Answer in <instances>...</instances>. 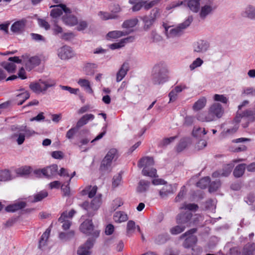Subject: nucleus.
Instances as JSON below:
<instances>
[{
    "label": "nucleus",
    "mask_w": 255,
    "mask_h": 255,
    "mask_svg": "<svg viewBox=\"0 0 255 255\" xmlns=\"http://www.w3.org/2000/svg\"><path fill=\"white\" fill-rule=\"evenodd\" d=\"M52 7L53 8L50 12L51 17L57 18L62 15V21L66 25L73 26L77 24L78 23L77 17L71 14V9L66 7L65 4H60Z\"/></svg>",
    "instance_id": "1"
},
{
    "label": "nucleus",
    "mask_w": 255,
    "mask_h": 255,
    "mask_svg": "<svg viewBox=\"0 0 255 255\" xmlns=\"http://www.w3.org/2000/svg\"><path fill=\"white\" fill-rule=\"evenodd\" d=\"M224 110L222 105L218 103L212 104L208 109L207 113L200 112L196 117L198 121L201 122H211L222 117Z\"/></svg>",
    "instance_id": "2"
},
{
    "label": "nucleus",
    "mask_w": 255,
    "mask_h": 255,
    "mask_svg": "<svg viewBox=\"0 0 255 255\" xmlns=\"http://www.w3.org/2000/svg\"><path fill=\"white\" fill-rule=\"evenodd\" d=\"M168 73L166 64L164 62L156 63L153 67L151 81L154 85H160L168 80Z\"/></svg>",
    "instance_id": "3"
},
{
    "label": "nucleus",
    "mask_w": 255,
    "mask_h": 255,
    "mask_svg": "<svg viewBox=\"0 0 255 255\" xmlns=\"http://www.w3.org/2000/svg\"><path fill=\"white\" fill-rule=\"evenodd\" d=\"M193 21L192 16H188L183 22L179 24L177 27L168 26L166 24H163V26L165 29V34L167 39H171L180 36L183 29L190 25Z\"/></svg>",
    "instance_id": "4"
},
{
    "label": "nucleus",
    "mask_w": 255,
    "mask_h": 255,
    "mask_svg": "<svg viewBox=\"0 0 255 255\" xmlns=\"http://www.w3.org/2000/svg\"><path fill=\"white\" fill-rule=\"evenodd\" d=\"M154 163L152 157L146 156L139 160L138 166L140 168H143L142 170L143 175L150 177H156V170L152 167Z\"/></svg>",
    "instance_id": "5"
},
{
    "label": "nucleus",
    "mask_w": 255,
    "mask_h": 255,
    "mask_svg": "<svg viewBox=\"0 0 255 255\" xmlns=\"http://www.w3.org/2000/svg\"><path fill=\"white\" fill-rule=\"evenodd\" d=\"M200 0H184V1L177 0L171 2L166 7L167 10L177 7L181 5H187L190 9L194 12H198L200 8Z\"/></svg>",
    "instance_id": "6"
},
{
    "label": "nucleus",
    "mask_w": 255,
    "mask_h": 255,
    "mask_svg": "<svg viewBox=\"0 0 255 255\" xmlns=\"http://www.w3.org/2000/svg\"><path fill=\"white\" fill-rule=\"evenodd\" d=\"M117 150L115 148H112L107 153L106 155L102 160L100 169L104 172H109L111 170L112 161L117 158Z\"/></svg>",
    "instance_id": "7"
},
{
    "label": "nucleus",
    "mask_w": 255,
    "mask_h": 255,
    "mask_svg": "<svg viewBox=\"0 0 255 255\" xmlns=\"http://www.w3.org/2000/svg\"><path fill=\"white\" fill-rule=\"evenodd\" d=\"M102 195L101 194L97 195L92 199L90 204L88 202H84L82 205V207L88 212L89 216L93 215V212L99 209L101 203Z\"/></svg>",
    "instance_id": "8"
},
{
    "label": "nucleus",
    "mask_w": 255,
    "mask_h": 255,
    "mask_svg": "<svg viewBox=\"0 0 255 255\" xmlns=\"http://www.w3.org/2000/svg\"><path fill=\"white\" fill-rule=\"evenodd\" d=\"M196 229H192L181 236V239L186 237L183 243V246L185 248L189 249L192 248L197 243L198 241L197 238L193 235L196 233Z\"/></svg>",
    "instance_id": "9"
},
{
    "label": "nucleus",
    "mask_w": 255,
    "mask_h": 255,
    "mask_svg": "<svg viewBox=\"0 0 255 255\" xmlns=\"http://www.w3.org/2000/svg\"><path fill=\"white\" fill-rule=\"evenodd\" d=\"M80 231L88 236H92L93 238H97L99 236L100 232L94 229L92 220H86L83 222L80 227Z\"/></svg>",
    "instance_id": "10"
},
{
    "label": "nucleus",
    "mask_w": 255,
    "mask_h": 255,
    "mask_svg": "<svg viewBox=\"0 0 255 255\" xmlns=\"http://www.w3.org/2000/svg\"><path fill=\"white\" fill-rule=\"evenodd\" d=\"M57 171L58 166L56 164H53L42 169L35 170L34 173L38 177H41L42 176H44L48 178H51L56 175Z\"/></svg>",
    "instance_id": "11"
},
{
    "label": "nucleus",
    "mask_w": 255,
    "mask_h": 255,
    "mask_svg": "<svg viewBox=\"0 0 255 255\" xmlns=\"http://www.w3.org/2000/svg\"><path fill=\"white\" fill-rule=\"evenodd\" d=\"M207 133V131L205 128L198 127H194L192 130V135L197 139H200L198 143L199 149H202L206 146L207 142L205 140L202 139Z\"/></svg>",
    "instance_id": "12"
},
{
    "label": "nucleus",
    "mask_w": 255,
    "mask_h": 255,
    "mask_svg": "<svg viewBox=\"0 0 255 255\" xmlns=\"http://www.w3.org/2000/svg\"><path fill=\"white\" fill-rule=\"evenodd\" d=\"M95 243V240L89 238L83 245H81L77 251V255H91L92 252L91 249L93 247Z\"/></svg>",
    "instance_id": "13"
},
{
    "label": "nucleus",
    "mask_w": 255,
    "mask_h": 255,
    "mask_svg": "<svg viewBox=\"0 0 255 255\" xmlns=\"http://www.w3.org/2000/svg\"><path fill=\"white\" fill-rule=\"evenodd\" d=\"M57 54L61 60H66L73 57L74 52L70 47L63 46L58 49Z\"/></svg>",
    "instance_id": "14"
},
{
    "label": "nucleus",
    "mask_w": 255,
    "mask_h": 255,
    "mask_svg": "<svg viewBox=\"0 0 255 255\" xmlns=\"http://www.w3.org/2000/svg\"><path fill=\"white\" fill-rule=\"evenodd\" d=\"M9 62H4L2 63V67L9 73L15 71L16 66L14 63H20L21 62L18 57L14 56L8 58Z\"/></svg>",
    "instance_id": "15"
},
{
    "label": "nucleus",
    "mask_w": 255,
    "mask_h": 255,
    "mask_svg": "<svg viewBox=\"0 0 255 255\" xmlns=\"http://www.w3.org/2000/svg\"><path fill=\"white\" fill-rule=\"evenodd\" d=\"M192 216L190 212L186 211L184 213H180L177 216L176 222L178 224L185 225L186 227L189 226V222Z\"/></svg>",
    "instance_id": "16"
},
{
    "label": "nucleus",
    "mask_w": 255,
    "mask_h": 255,
    "mask_svg": "<svg viewBox=\"0 0 255 255\" xmlns=\"http://www.w3.org/2000/svg\"><path fill=\"white\" fill-rule=\"evenodd\" d=\"M241 118H246L249 122H253L255 121V112L251 110H247L244 112L242 114L239 112L235 119V121L237 123L240 122Z\"/></svg>",
    "instance_id": "17"
},
{
    "label": "nucleus",
    "mask_w": 255,
    "mask_h": 255,
    "mask_svg": "<svg viewBox=\"0 0 255 255\" xmlns=\"http://www.w3.org/2000/svg\"><path fill=\"white\" fill-rule=\"evenodd\" d=\"M210 43L206 40H201L197 41L194 46V51L203 53L207 52L210 48Z\"/></svg>",
    "instance_id": "18"
},
{
    "label": "nucleus",
    "mask_w": 255,
    "mask_h": 255,
    "mask_svg": "<svg viewBox=\"0 0 255 255\" xmlns=\"http://www.w3.org/2000/svg\"><path fill=\"white\" fill-rule=\"evenodd\" d=\"M213 7L212 2L209 0L206 4L203 5L199 12V15L201 18H205L208 15L210 14L214 9Z\"/></svg>",
    "instance_id": "19"
},
{
    "label": "nucleus",
    "mask_w": 255,
    "mask_h": 255,
    "mask_svg": "<svg viewBox=\"0 0 255 255\" xmlns=\"http://www.w3.org/2000/svg\"><path fill=\"white\" fill-rule=\"evenodd\" d=\"M129 69V64L128 62H124L119 69L116 74V81H121L127 74Z\"/></svg>",
    "instance_id": "20"
},
{
    "label": "nucleus",
    "mask_w": 255,
    "mask_h": 255,
    "mask_svg": "<svg viewBox=\"0 0 255 255\" xmlns=\"http://www.w3.org/2000/svg\"><path fill=\"white\" fill-rule=\"evenodd\" d=\"M26 23L25 19H22L13 23L11 26V30L14 33H20L22 32Z\"/></svg>",
    "instance_id": "21"
},
{
    "label": "nucleus",
    "mask_w": 255,
    "mask_h": 255,
    "mask_svg": "<svg viewBox=\"0 0 255 255\" xmlns=\"http://www.w3.org/2000/svg\"><path fill=\"white\" fill-rule=\"evenodd\" d=\"M134 40L133 36H129L126 38L121 39L119 42L114 43L109 45L110 49L115 50L120 49L125 46V44L128 42H131Z\"/></svg>",
    "instance_id": "22"
},
{
    "label": "nucleus",
    "mask_w": 255,
    "mask_h": 255,
    "mask_svg": "<svg viewBox=\"0 0 255 255\" xmlns=\"http://www.w3.org/2000/svg\"><path fill=\"white\" fill-rule=\"evenodd\" d=\"M175 191V188L171 184L164 186L159 191V193L161 198H166L169 194H172Z\"/></svg>",
    "instance_id": "23"
},
{
    "label": "nucleus",
    "mask_w": 255,
    "mask_h": 255,
    "mask_svg": "<svg viewBox=\"0 0 255 255\" xmlns=\"http://www.w3.org/2000/svg\"><path fill=\"white\" fill-rule=\"evenodd\" d=\"M242 15L250 19H255V7L251 5H247L243 10Z\"/></svg>",
    "instance_id": "24"
},
{
    "label": "nucleus",
    "mask_w": 255,
    "mask_h": 255,
    "mask_svg": "<svg viewBox=\"0 0 255 255\" xmlns=\"http://www.w3.org/2000/svg\"><path fill=\"white\" fill-rule=\"evenodd\" d=\"M12 129L14 131L23 132L25 137H29L35 133V132L34 130L27 128L26 126L24 125L13 126L12 128Z\"/></svg>",
    "instance_id": "25"
},
{
    "label": "nucleus",
    "mask_w": 255,
    "mask_h": 255,
    "mask_svg": "<svg viewBox=\"0 0 255 255\" xmlns=\"http://www.w3.org/2000/svg\"><path fill=\"white\" fill-rule=\"evenodd\" d=\"M19 91L20 93L16 94L15 100L18 105H21L29 98L30 95L29 93L24 89H20Z\"/></svg>",
    "instance_id": "26"
},
{
    "label": "nucleus",
    "mask_w": 255,
    "mask_h": 255,
    "mask_svg": "<svg viewBox=\"0 0 255 255\" xmlns=\"http://www.w3.org/2000/svg\"><path fill=\"white\" fill-rule=\"evenodd\" d=\"M233 165L232 164H229L225 165L222 171H216L213 173V177H218L219 176H228L231 172Z\"/></svg>",
    "instance_id": "27"
},
{
    "label": "nucleus",
    "mask_w": 255,
    "mask_h": 255,
    "mask_svg": "<svg viewBox=\"0 0 255 255\" xmlns=\"http://www.w3.org/2000/svg\"><path fill=\"white\" fill-rule=\"evenodd\" d=\"M94 118V115L91 114H86L84 115L77 122L76 126V128H80L81 127L87 124L89 121L93 120Z\"/></svg>",
    "instance_id": "28"
},
{
    "label": "nucleus",
    "mask_w": 255,
    "mask_h": 255,
    "mask_svg": "<svg viewBox=\"0 0 255 255\" xmlns=\"http://www.w3.org/2000/svg\"><path fill=\"white\" fill-rule=\"evenodd\" d=\"M141 233L140 229L139 226L136 225L133 221L129 220L128 221L127 225V234L128 236H131L136 231Z\"/></svg>",
    "instance_id": "29"
},
{
    "label": "nucleus",
    "mask_w": 255,
    "mask_h": 255,
    "mask_svg": "<svg viewBox=\"0 0 255 255\" xmlns=\"http://www.w3.org/2000/svg\"><path fill=\"white\" fill-rule=\"evenodd\" d=\"M77 83L83 88L86 92L89 94H93V90L91 87L90 82L86 79L80 78L77 81Z\"/></svg>",
    "instance_id": "30"
},
{
    "label": "nucleus",
    "mask_w": 255,
    "mask_h": 255,
    "mask_svg": "<svg viewBox=\"0 0 255 255\" xmlns=\"http://www.w3.org/2000/svg\"><path fill=\"white\" fill-rule=\"evenodd\" d=\"M67 212H64L61 215V216L58 219V221L61 223H63L62 227L64 230L69 229L71 225V221L68 219H66L67 218Z\"/></svg>",
    "instance_id": "31"
},
{
    "label": "nucleus",
    "mask_w": 255,
    "mask_h": 255,
    "mask_svg": "<svg viewBox=\"0 0 255 255\" xmlns=\"http://www.w3.org/2000/svg\"><path fill=\"white\" fill-rule=\"evenodd\" d=\"M40 80L42 92L46 91L49 88L54 87L56 85L55 81L51 79Z\"/></svg>",
    "instance_id": "32"
},
{
    "label": "nucleus",
    "mask_w": 255,
    "mask_h": 255,
    "mask_svg": "<svg viewBox=\"0 0 255 255\" xmlns=\"http://www.w3.org/2000/svg\"><path fill=\"white\" fill-rule=\"evenodd\" d=\"M207 99L205 97L199 99L192 106L193 111L197 112L202 110L206 105Z\"/></svg>",
    "instance_id": "33"
},
{
    "label": "nucleus",
    "mask_w": 255,
    "mask_h": 255,
    "mask_svg": "<svg viewBox=\"0 0 255 255\" xmlns=\"http://www.w3.org/2000/svg\"><path fill=\"white\" fill-rule=\"evenodd\" d=\"M143 23V28L145 31L148 30L155 22L154 20L149 15H144L140 17Z\"/></svg>",
    "instance_id": "34"
},
{
    "label": "nucleus",
    "mask_w": 255,
    "mask_h": 255,
    "mask_svg": "<svg viewBox=\"0 0 255 255\" xmlns=\"http://www.w3.org/2000/svg\"><path fill=\"white\" fill-rule=\"evenodd\" d=\"M113 219L115 222L121 223L127 221L128 220V216L124 212L118 211L115 213Z\"/></svg>",
    "instance_id": "35"
},
{
    "label": "nucleus",
    "mask_w": 255,
    "mask_h": 255,
    "mask_svg": "<svg viewBox=\"0 0 255 255\" xmlns=\"http://www.w3.org/2000/svg\"><path fill=\"white\" fill-rule=\"evenodd\" d=\"M150 185V183L149 181L141 180L138 182L136 191L140 193L145 192L148 190Z\"/></svg>",
    "instance_id": "36"
},
{
    "label": "nucleus",
    "mask_w": 255,
    "mask_h": 255,
    "mask_svg": "<svg viewBox=\"0 0 255 255\" xmlns=\"http://www.w3.org/2000/svg\"><path fill=\"white\" fill-rule=\"evenodd\" d=\"M25 203L24 202H18L17 203L13 204L7 206L5 208V210L7 212H14L18 210L22 209L25 207Z\"/></svg>",
    "instance_id": "37"
},
{
    "label": "nucleus",
    "mask_w": 255,
    "mask_h": 255,
    "mask_svg": "<svg viewBox=\"0 0 255 255\" xmlns=\"http://www.w3.org/2000/svg\"><path fill=\"white\" fill-rule=\"evenodd\" d=\"M15 177V176L8 170H0V181H6Z\"/></svg>",
    "instance_id": "38"
},
{
    "label": "nucleus",
    "mask_w": 255,
    "mask_h": 255,
    "mask_svg": "<svg viewBox=\"0 0 255 255\" xmlns=\"http://www.w3.org/2000/svg\"><path fill=\"white\" fill-rule=\"evenodd\" d=\"M75 235L74 231H69L68 232H61L59 234V239L63 242H65L71 240Z\"/></svg>",
    "instance_id": "39"
},
{
    "label": "nucleus",
    "mask_w": 255,
    "mask_h": 255,
    "mask_svg": "<svg viewBox=\"0 0 255 255\" xmlns=\"http://www.w3.org/2000/svg\"><path fill=\"white\" fill-rule=\"evenodd\" d=\"M98 16L100 18L104 20H107L108 19H118L119 17L118 14L113 13H109L107 12L100 11L98 14Z\"/></svg>",
    "instance_id": "40"
},
{
    "label": "nucleus",
    "mask_w": 255,
    "mask_h": 255,
    "mask_svg": "<svg viewBox=\"0 0 255 255\" xmlns=\"http://www.w3.org/2000/svg\"><path fill=\"white\" fill-rule=\"evenodd\" d=\"M51 232V229L50 228H48L46 230V231L43 233L39 241V248H41L45 246L47 244V242L48 239L49 238L50 234Z\"/></svg>",
    "instance_id": "41"
},
{
    "label": "nucleus",
    "mask_w": 255,
    "mask_h": 255,
    "mask_svg": "<svg viewBox=\"0 0 255 255\" xmlns=\"http://www.w3.org/2000/svg\"><path fill=\"white\" fill-rule=\"evenodd\" d=\"M97 187L96 186L93 187L88 186L82 191V193L83 195L87 194L90 198H92L97 195Z\"/></svg>",
    "instance_id": "42"
},
{
    "label": "nucleus",
    "mask_w": 255,
    "mask_h": 255,
    "mask_svg": "<svg viewBox=\"0 0 255 255\" xmlns=\"http://www.w3.org/2000/svg\"><path fill=\"white\" fill-rule=\"evenodd\" d=\"M32 171L30 166H24L18 168L15 170V173L18 176H26L29 174Z\"/></svg>",
    "instance_id": "43"
},
{
    "label": "nucleus",
    "mask_w": 255,
    "mask_h": 255,
    "mask_svg": "<svg viewBox=\"0 0 255 255\" xmlns=\"http://www.w3.org/2000/svg\"><path fill=\"white\" fill-rule=\"evenodd\" d=\"M127 34V33L122 31L114 30L108 32L107 34V38L108 39H116L126 35Z\"/></svg>",
    "instance_id": "44"
},
{
    "label": "nucleus",
    "mask_w": 255,
    "mask_h": 255,
    "mask_svg": "<svg viewBox=\"0 0 255 255\" xmlns=\"http://www.w3.org/2000/svg\"><path fill=\"white\" fill-rule=\"evenodd\" d=\"M149 38L153 42H159L163 40L162 36L156 30H151L149 35Z\"/></svg>",
    "instance_id": "45"
},
{
    "label": "nucleus",
    "mask_w": 255,
    "mask_h": 255,
    "mask_svg": "<svg viewBox=\"0 0 255 255\" xmlns=\"http://www.w3.org/2000/svg\"><path fill=\"white\" fill-rule=\"evenodd\" d=\"M246 168L245 164H240L235 168L233 174L236 177H240L244 173Z\"/></svg>",
    "instance_id": "46"
},
{
    "label": "nucleus",
    "mask_w": 255,
    "mask_h": 255,
    "mask_svg": "<svg viewBox=\"0 0 255 255\" xmlns=\"http://www.w3.org/2000/svg\"><path fill=\"white\" fill-rule=\"evenodd\" d=\"M138 22V20L136 18L128 19L123 22L122 27L125 28H132L134 27Z\"/></svg>",
    "instance_id": "47"
},
{
    "label": "nucleus",
    "mask_w": 255,
    "mask_h": 255,
    "mask_svg": "<svg viewBox=\"0 0 255 255\" xmlns=\"http://www.w3.org/2000/svg\"><path fill=\"white\" fill-rule=\"evenodd\" d=\"M96 68L97 65L95 64L87 63L83 70L87 75H92L94 73V69Z\"/></svg>",
    "instance_id": "48"
},
{
    "label": "nucleus",
    "mask_w": 255,
    "mask_h": 255,
    "mask_svg": "<svg viewBox=\"0 0 255 255\" xmlns=\"http://www.w3.org/2000/svg\"><path fill=\"white\" fill-rule=\"evenodd\" d=\"M255 250V244L249 243L244 248V255H253V252Z\"/></svg>",
    "instance_id": "49"
},
{
    "label": "nucleus",
    "mask_w": 255,
    "mask_h": 255,
    "mask_svg": "<svg viewBox=\"0 0 255 255\" xmlns=\"http://www.w3.org/2000/svg\"><path fill=\"white\" fill-rule=\"evenodd\" d=\"M161 12L162 10L160 9L155 7L150 11L149 16L155 21L157 19L160 17Z\"/></svg>",
    "instance_id": "50"
},
{
    "label": "nucleus",
    "mask_w": 255,
    "mask_h": 255,
    "mask_svg": "<svg viewBox=\"0 0 255 255\" xmlns=\"http://www.w3.org/2000/svg\"><path fill=\"white\" fill-rule=\"evenodd\" d=\"M210 181V178L209 177H205L200 179L197 183V186L201 188H205L209 185Z\"/></svg>",
    "instance_id": "51"
},
{
    "label": "nucleus",
    "mask_w": 255,
    "mask_h": 255,
    "mask_svg": "<svg viewBox=\"0 0 255 255\" xmlns=\"http://www.w3.org/2000/svg\"><path fill=\"white\" fill-rule=\"evenodd\" d=\"M203 60L200 58H197L190 65L189 68L191 71H193L196 68L200 67L203 63Z\"/></svg>",
    "instance_id": "52"
},
{
    "label": "nucleus",
    "mask_w": 255,
    "mask_h": 255,
    "mask_svg": "<svg viewBox=\"0 0 255 255\" xmlns=\"http://www.w3.org/2000/svg\"><path fill=\"white\" fill-rule=\"evenodd\" d=\"M197 205L194 203L184 204L180 208V209L190 211H196L198 209Z\"/></svg>",
    "instance_id": "53"
},
{
    "label": "nucleus",
    "mask_w": 255,
    "mask_h": 255,
    "mask_svg": "<svg viewBox=\"0 0 255 255\" xmlns=\"http://www.w3.org/2000/svg\"><path fill=\"white\" fill-rule=\"evenodd\" d=\"M186 226L181 224V225H177L170 229V232L173 235H177L182 232L186 228Z\"/></svg>",
    "instance_id": "54"
},
{
    "label": "nucleus",
    "mask_w": 255,
    "mask_h": 255,
    "mask_svg": "<svg viewBox=\"0 0 255 255\" xmlns=\"http://www.w3.org/2000/svg\"><path fill=\"white\" fill-rule=\"evenodd\" d=\"M189 139L185 138L181 139L177 146V150L178 152L182 151L186 147L189 142Z\"/></svg>",
    "instance_id": "55"
},
{
    "label": "nucleus",
    "mask_w": 255,
    "mask_h": 255,
    "mask_svg": "<svg viewBox=\"0 0 255 255\" xmlns=\"http://www.w3.org/2000/svg\"><path fill=\"white\" fill-rule=\"evenodd\" d=\"M48 196V193L46 191H41L35 194L34 196L33 202H37L42 200Z\"/></svg>",
    "instance_id": "56"
},
{
    "label": "nucleus",
    "mask_w": 255,
    "mask_h": 255,
    "mask_svg": "<svg viewBox=\"0 0 255 255\" xmlns=\"http://www.w3.org/2000/svg\"><path fill=\"white\" fill-rule=\"evenodd\" d=\"M29 88L35 93H39L42 92V90H41L40 80H39L38 82L36 83H31L29 85Z\"/></svg>",
    "instance_id": "57"
},
{
    "label": "nucleus",
    "mask_w": 255,
    "mask_h": 255,
    "mask_svg": "<svg viewBox=\"0 0 255 255\" xmlns=\"http://www.w3.org/2000/svg\"><path fill=\"white\" fill-rule=\"evenodd\" d=\"M213 98L214 101L220 102L223 104H227L228 102V99L223 95L215 94Z\"/></svg>",
    "instance_id": "58"
},
{
    "label": "nucleus",
    "mask_w": 255,
    "mask_h": 255,
    "mask_svg": "<svg viewBox=\"0 0 255 255\" xmlns=\"http://www.w3.org/2000/svg\"><path fill=\"white\" fill-rule=\"evenodd\" d=\"M242 95L245 96H255V88L253 87H247L243 89Z\"/></svg>",
    "instance_id": "59"
},
{
    "label": "nucleus",
    "mask_w": 255,
    "mask_h": 255,
    "mask_svg": "<svg viewBox=\"0 0 255 255\" xmlns=\"http://www.w3.org/2000/svg\"><path fill=\"white\" fill-rule=\"evenodd\" d=\"M220 185V182L219 180L212 182L209 186V192H213L216 191L219 188Z\"/></svg>",
    "instance_id": "60"
},
{
    "label": "nucleus",
    "mask_w": 255,
    "mask_h": 255,
    "mask_svg": "<svg viewBox=\"0 0 255 255\" xmlns=\"http://www.w3.org/2000/svg\"><path fill=\"white\" fill-rule=\"evenodd\" d=\"M122 177L121 174L115 175L113 178V186L117 187L120 185L122 182Z\"/></svg>",
    "instance_id": "61"
},
{
    "label": "nucleus",
    "mask_w": 255,
    "mask_h": 255,
    "mask_svg": "<svg viewBox=\"0 0 255 255\" xmlns=\"http://www.w3.org/2000/svg\"><path fill=\"white\" fill-rule=\"evenodd\" d=\"M14 136L18 137L16 139L18 144L21 145L23 143L25 137V135L23 132L17 131V133H15Z\"/></svg>",
    "instance_id": "62"
},
{
    "label": "nucleus",
    "mask_w": 255,
    "mask_h": 255,
    "mask_svg": "<svg viewBox=\"0 0 255 255\" xmlns=\"http://www.w3.org/2000/svg\"><path fill=\"white\" fill-rule=\"evenodd\" d=\"M29 62L32 67L36 66L40 63V59L38 56H33L29 59Z\"/></svg>",
    "instance_id": "63"
},
{
    "label": "nucleus",
    "mask_w": 255,
    "mask_h": 255,
    "mask_svg": "<svg viewBox=\"0 0 255 255\" xmlns=\"http://www.w3.org/2000/svg\"><path fill=\"white\" fill-rule=\"evenodd\" d=\"M185 193H186V188H185V187L184 186L182 187L180 192L178 193L177 196L175 198V201L176 202H180V201H181L183 199Z\"/></svg>",
    "instance_id": "64"
}]
</instances>
